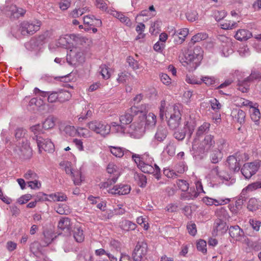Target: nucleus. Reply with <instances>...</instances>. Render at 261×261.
Listing matches in <instances>:
<instances>
[{"label":"nucleus","instance_id":"obj_1","mask_svg":"<svg viewBox=\"0 0 261 261\" xmlns=\"http://www.w3.org/2000/svg\"><path fill=\"white\" fill-rule=\"evenodd\" d=\"M164 116L169 118L168 120V125L172 129L177 128L180 123L181 118V115L179 110V108L177 106H169L166 107V102L162 100L161 102V106L160 107V117L163 120Z\"/></svg>","mask_w":261,"mask_h":261},{"label":"nucleus","instance_id":"obj_2","mask_svg":"<svg viewBox=\"0 0 261 261\" xmlns=\"http://www.w3.org/2000/svg\"><path fill=\"white\" fill-rule=\"evenodd\" d=\"M180 63L189 70L195 69L202 59L201 48L196 46L193 50H187L179 56Z\"/></svg>","mask_w":261,"mask_h":261},{"label":"nucleus","instance_id":"obj_3","mask_svg":"<svg viewBox=\"0 0 261 261\" xmlns=\"http://www.w3.org/2000/svg\"><path fill=\"white\" fill-rule=\"evenodd\" d=\"M226 141L223 138L216 140V147L211 150L210 160L213 164L219 163L223 158L222 151L226 146Z\"/></svg>","mask_w":261,"mask_h":261},{"label":"nucleus","instance_id":"obj_4","mask_svg":"<svg viewBox=\"0 0 261 261\" xmlns=\"http://www.w3.org/2000/svg\"><path fill=\"white\" fill-rule=\"evenodd\" d=\"M87 126L91 130L104 137L109 134L111 130V126L100 121H91L87 123Z\"/></svg>","mask_w":261,"mask_h":261},{"label":"nucleus","instance_id":"obj_5","mask_svg":"<svg viewBox=\"0 0 261 261\" xmlns=\"http://www.w3.org/2000/svg\"><path fill=\"white\" fill-rule=\"evenodd\" d=\"M248 159V155L245 153H236L235 155L228 156L227 162L230 169L236 172L239 171L241 164Z\"/></svg>","mask_w":261,"mask_h":261},{"label":"nucleus","instance_id":"obj_6","mask_svg":"<svg viewBox=\"0 0 261 261\" xmlns=\"http://www.w3.org/2000/svg\"><path fill=\"white\" fill-rule=\"evenodd\" d=\"M41 21L36 20L32 21H23L20 25V31L23 36L32 35L40 29Z\"/></svg>","mask_w":261,"mask_h":261},{"label":"nucleus","instance_id":"obj_7","mask_svg":"<svg viewBox=\"0 0 261 261\" xmlns=\"http://www.w3.org/2000/svg\"><path fill=\"white\" fill-rule=\"evenodd\" d=\"M215 146L216 147V141L214 136L208 134L205 136L197 148L199 152L203 153L215 148Z\"/></svg>","mask_w":261,"mask_h":261},{"label":"nucleus","instance_id":"obj_8","mask_svg":"<svg viewBox=\"0 0 261 261\" xmlns=\"http://www.w3.org/2000/svg\"><path fill=\"white\" fill-rule=\"evenodd\" d=\"M67 61L69 64L76 65L84 61L83 53L80 48L75 47L67 54Z\"/></svg>","mask_w":261,"mask_h":261},{"label":"nucleus","instance_id":"obj_9","mask_svg":"<svg viewBox=\"0 0 261 261\" xmlns=\"http://www.w3.org/2000/svg\"><path fill=\"white\" fill-rule=\"evenodd\" d=\"M229 233L230 237L237 241L242 242L249 246V239L244 236L243 230L238 225L231 226L229 228Z\"/></svg>","mask_w":261,"mask_h":261},{"label":"nucleus","instance_id":"obj_10","mask_svg":"<svg viewBox=\"0 0 261 261\" xmlns=\"http://www.w3.org/2000/svg\"><path fill=\"white\" fill-rule=\"evenodd\" d=\"M169 34L174 38V41L176 44L182 43L189 34V30L187 28H182L176 30L174 27L168 28Z\"/></svg>","mask_w":261,"mask_h":261},{"label":"nucleus","instance_id":"obj_11","mask_svg":"<svg viewBox=\"0 0 261 261\" xmlns=\"http://www.w3.org/2000/svg\"><path fill=\"white\" fill-rule=\"evenodd\" d=\"M18 148L17 153L19 156L23 159H29L32 155V150L30 147L29 143L26 139H23L21 142L17 145Z\"/></svg>","mask_w":261,"mask_h":261},{"label":"nucleus","instance_id":"obj_12","mask_svg":"<svg viewBox=\"0 0 261 261\" xmlns=\"http://www.w3.org/2000/svg\"><path fill=\"white\" fill-rule=\"evenodd\" d=\"M147 245L144 242H139L133 251L132 256L135 261H141L146 255Z\"/></svg>","mask_w":261,"mask_h":261},{"label":"nucleus","instance_id":"obj_13","mask_svg":"<svg viewBox=\"0 0 261 261\" xmlns=\"http://www.w3.org/2000/svg\"><path fill=\"white\" fill-rule=\"evenodd\" d=\"M36 143L40 153H41L42 150L48 152H53L54 151V145L49 139H44L41 137H37Z\"/></svg>","mask_w":261,"mask_h":261},{"label":"nucleus","instance_id":"obj_14","mask_svg":"<svg viewBox=\"0 0 261 261\" xmlns=\"http://www.w3.org/2000/svg\"><path fill=\"white\" fill-rule=\"evenodd\" d=\"M138 167L144 173L153 174L157 179H159L161 177L160 169L154 162L151 164H146L144 165H140Z\"/></svg>","mask_w":261,"mask_h":261},{"label":"nucleus","instance_id":"obj_15","mask_svg":"<svg viewBox=\"0 0 261 261\" xmlns=\"http://www.w3.org/2000/svg\"><path fill=\"white\" fill-rule=\"evenodd\" d=\"M195 126L191 123L186 122L185 124L184 129L180 132L176 131L174 133V138L179 140L181 141L184 140L186 137V134H187L189 137H191L193 132L194 130Z\"/></svg>","mask_w":261,"mask_h":261},{"label":"nucleus","instance_id":"obj_16","mask_svg":"<svg viewBox=\"0 0 261 261\" xmlns=\"http://www.w3.org/2000/svg\"><path fill=\"white\" fill-rule=\"evenodd\" d=\"M259 167V164L258 163H246L242 168L241 172L246 178L249 179L256 173Z\"/></svg>","mask_w":261,"mask_h":261},{"label":"nucleus","instance_id":"obj_17","mask_svg":"<svg viewBox=\"0 0 261 261\" xmlns=\"http://www.w3.org/2000/svg\"><path fill=\"white\" fill-rule=\"evenodd\" d=\"M132 159L137 166L144 164H151L154 162L153 159L147 153L143 154H133Z\"/></svg>","mask_w":261,"mask_h":261},{"label":"nucleus","instance_id":"obj_18","mask_svg":"<svg viewBox=\"0 0 261 261\" xmlns=\"http://www.w3.org/2000/svg\"><path fill=\"white\" fill-rule=\"evenodd\" d=\"M130 187L127 185H117L109 189V193L112 194L125 195L130 192Z\"/></svg>","mask_w":261,"mask_h":261},{"label":"nucleus","instance_id":"obj_19","mask_svg":"<svg viewBox=\"0 0 261 261\" xmlns=\"http://www.w3.org/2000/svg\"><path fill=\"white\" fill-rule=\"evenodd\" d=\"M210 126L211 124L210 123L205 122L198 127L196 133L195 138L193 144V148H195V146H196L197 140L204 134L207 133L209 132Z\"/></svg>","mask_w":261,"mask_h":261},{"label":"nucleus","instance_id":"obj_20","mask_svg":"<svg viewBox=\"0 0 261 261\" xmlns=\"http://www.w3.org/2000/svg\"><path fill=\"white\" fill-rule=\"evenodd\" d=\"M168 131L164 126H159L154 136V140L158 142H163L167 138Z\"/></svg>","mask_w":261,"mask_h":261},{"label":"nucleus","instance_id":"obj_21","mask_svg":"<svg viewBox=\"0 0 261 261\" xmlns=\"http://www.w3.org/2000/svg\"><path fill=\"white\" fill-rule=\"evenodd\" d=\"M110 14L113 16L119 19L121 22L124 23L126 26L128 27H132V22L130 19L123 13L115 10H112Z\"/></svg>","mask_w":261,"mask_h":261},{"label":"nucleus","instance_id":"obj_22","mask_svg":"<svg viewBox=\"0 0 261 261\" xmlns=\"http://www.w3.org/2000/svg\"><path fill=\"white\" fill-rule=\"evenodd\" d=\"M203 200V202L207 205H215V206L223 205L228 203L230 201V199L228 198H219L216 199L208 197H204Z\"/></svg>","mask_w":261,"mask_h":261},{"label":"nucleus","instance_id":"obj_23","mask_svg":"<svg viewBox=\"0 0 261 261\" xmlns=\"http://www.w3.org/2000/svg\"><path fill=\"white\" fill-rule=\"evenodd\" d=\"M58 227L63 231L70 232L71 229L70 219L68 217H62L58 222Z\"/></svg>","mask_w":261,"mask_h":261},{"label":"nucleus","instance_id":"obj_24","mask_svg":"<svg viewBox=\"0 0 261 261\" xmlns=\"http://www.w3.org/2000/svg\"><path fill=\"white\" fill-rule=\"evenodd\" d=\"M83 22L85 24L89 26L99 27L101 24V21L100 19H96L93 15H86L83 18Z\"/></svg>","mask_w":261,"mask_h":261},{"label":"nucleus","instance_id":"obj_25","mask_svg":"<svg viewBox=\"0 0 261 261\" xmlns=\"http://www.w3.org/2000/svg\"><path fill=\"white\" fill-rule=\"evenodd\" d=\"M198 197V192H196V190L192 188L190 189V191H183L180 194V199L182 200H194Z\"/></svg>","mask_w":261,"mask_h":261},{"label":"nucleus","instance_id":"obj_26","mask_svg":"<svg viewBox=\"0 0 261 261\" xmlns=\"http://www.w3.org/2000/svg\"><path fill=\"white\" fill-rule=\"evenodd\" d=\"M73 235L74 240L78 243L84 241L85 235L83 229L80 226H75L73 230Z\"/></svg>","mask_w":261,"mask_h":261},{"label":"nucleus","instance_id":"obj_27","mask_svg":"<svg viewBox=\"0 0 261 261\" xmlns=\"http://www.w3.org/2000/svg\"><path fill=\"white\" fill-rule=\"evenodd\" d=\"M252 36V33L246 30L241 29L238 30L234 36L236 39L240 41L247 40Z\"/></svg>","mask_w":261,"mask_h":261},{"label":"nucleus","instance_id":"obj_28","mask_svg":"<svg viewBox=\"0 0 261 261\" xmlns=\"http://www.w3.org/2000/svg\"><path fill=\"white\" fill-rule=\"evenodd\" d=\"M252 81L247 77L243 80H239L238 83V89L243 93H246L249 89L250 84Z\"/></svg>","mask_w":261,"mask_h":261},{"label":"nucleus","instance_id":"obj_29","mask_svg":"<svg viewBox=\"0 0 261 261\" xmlns=\"http://www.w3.org/2000/svg\"><path fill=\"white\" fill-rule=\"evenodd\" d=\"M57 118L53 115L48 116L42 123V127L44 129L53 128L55 124Z\"/></svg>","mask_w":261,"mask_h":261},{"label":"nucleus","instance_id":"obj_30","mask_svg":"<svg viewBox=\"0 0 261 261\" xmlns=\"http://www.w3.org/2000/svg\"><path fill=\"white\" fill-rule=\"evenodd\" d=\"M131 127L134 129V133L136 137L140 138L143 135L145 131V126L143 123L136 124L134 123L131 125Z\"/></svg>","mask_w":261,"mask_h":261},{"label":"nucleus","instance_id":"obj_31","mask_svg":"<svg viewBox=\"0 0 261 261\" xmlns=\"http://www.w3.org/2000/svg\"><path fill=\"white\" fill-rule=\"evenodd\" d=\"M234 119L241 124L244 123L246 116L245 113L242 110H237L232 112Z\"/></svg>","mask_w":261,"mask_h":261},{"label":"nucleus","instance_id":"obj_32","mask_svg":"<svg viewBox=\"0 0 261 261\" xmlns=\"http://www.w3.org/2000/svg\"><path fill=\"white\" fill-rule=\"evenodd\" d=\"M156 122V116L152 113H149L145 117V127L149 128L155 125Z\"/></svg>","mask_w":261,"mask_h":261},{"label":"nucleus","instance_id":"obj_33","mask_svg":"<svg viewBox=\"0 0 261 261\" xmlns=\"http://www.w3.org/2000/svg\"><path fill=\"white\" fill-rule=\"evenodd\" d=\"M70 38L76 45H83L89 41L88 39L80 35H70Z\"/></svg>","mask_w":261,"mask_h":261},{"label":"nucleus","instance_id":"obj_34","mask_svg":"<svg viewBox=\"0 0 261 261\" xmlns=\"http://www.w3.org/2000/svg\"><path fill=\"white\" fill-rule=\"evenodd\" d=\"M259 188H261V181H257L249 184L246 187V188L242 190L241 193V196L242 197V195H245V193L247 191H252Z\"/></svg>","mask_w":261,"mask_h":261},{"label":"nucleus","instance_id":"obj_35","mask_svg":"<svg viewBox=\"0 0 261 261\" xmlns=\"http://www.w3.org/2000/svg\"><path fill=\"white\" fill-rule=\"evenodd\" d=\"M121 228L125 231L133 230L136 227V224L132 222L124 220L121 222L120 225Z\"/></svg>","mask_w":261,"mask_h":261},{"label":"nucleus","instance_id":"obj_36","mask_svg":"<svg viewBox=\"0 0 261 261\" xmlns=\"http://www.w3.org/2000/svg\"><path fill=\"white\" fill-rule=\"evenodd\" d=\"M89 11V8L85 7L82 8H75L70 12L69 15L73 18H77Z\"/></svg>","mask_w":261,"mask_h":261},{"label":"nucleus","instance_id":"obj_37","mask_svg":"<svg viewBox=\"0 0 261 261\" xmlns=\"http://www.w3.org/2000/svg\"><path fill=\"white\" fill-rule=\"evenodd\" d=\"M211 174L217 176L220 180L228 181L229 177L228 175H225V173L222 171H219L218 167H216L211 170Z\"/></svg>","mask_w":261,"mask_h":261},{"label":"nucleus","instance_id":"obj_38","mask_svg":"<svg viewBox=\"0 0 261 261\" xmlns=\"http://www.w3.org/2000/svg\"><path fill=\"white\" fill-rule=\"evenodd\" d=\"M175 150L176 147L173 141H170L164 148V151L171 156L175 154Z\"/></svg>","mask_w":261,"mask_h":261},{"label":"nucleus","instance_id":"obj_39","mask_svg":"<svg viewBox=\"0 0 261 261\" xmlns=\"http://www.w3.org/2000/svg\"><path fill=\"white\" fill-rule=\"evenodd\" d=\"M65 166V171L67 174H70L71 176H75V175L79 176L80 174V171L73 170L71 167V163L69 162H65L63 163Z\"/></svg>","mask_w":261,"mask_h":261},{"label":"nucleus","instance_id":"obj_40","mask_svg":"<svg viewBox=\"0 0 261 261\" xmlns=\"http://www.w3.org/2000/svg\"><path fill=\"white\" fill-rule=\"evenodd\" d=\"M145 28V24L142 22H139L137 25L136 27V31L138 33V35L136 37V40L143 39L145 37V35L143 33Z\"/></svg>","mask_w":261,"mask_h":261},{"label":"nucleus","instance_id":"obj_41","mask_svg":"<svg viewBox=\"0 0 261 261\" xmlns=\"http://www.w3.org/2000/svg\"><path fill=\"white\" fill-rule=\"evenodd\" d=\"M132 112H134L136 114L140 112L141 113H145L149 110V106L147 104H142L139 107L135 106L132 107L130 108Z\"/></svg>","mask_w":261,"mask_h":261},{"label":"nucleus","instance_id":"obj_42","mask_svg":"<svg viewBox=\"0 0 261 261\" xmlns=\"http://www.w3.org/2000/svg\"><path fill=\"white\" fill-rule=\"evenodd\" d=\"M48 197L54 201H64L67 198L66 195L61 193L51 194L49 195Z\"/></svg>","mask_w":261,"mask_h":261},{"label":"nucleus","instance_id":"obj_43","mask_svg":"<svg viewBox=\"0 0 261 261\" xmlns=\"http://www.w3.org/2000/svg\"><path fill=\"white\" fill-rule=\"evenodd\" d=\"M43 128L42 127V125H41L39 124L35 125L31 127L30 129L34 133L35 135V137L33 138V139H37V137H39L38 135L43 134L44 130Z\"/></svg>","mask_w":261,"mask_h":261},{"label":"nucleus","instance_id":"obj_44","mask_svg":"<svg viewBox=\"0 0 261 261\" xmlns=\"http://www.w3.org/2000/svg\"><path fill=\"white\" fill-rule=\"evenodd\" d=\"M58 101L63 102L68 100L71 97L70 93L67 91H62L58 92Z\"/></svg>","mask_w":261,"mask_h":261},{"label":"nucleus","instance_id":"obj_45","mask_svg":"<svg viewBox=\"0 0 261 261\" xmlns=\"http://www.w3.org/2000/svg\"><path fill=\"white\" fill-rule=\"evenodd\" d=\"M110 151L112 154L117 158H122L125 153L124 148L120 147L111 146Z\"/></svg>","mask_w":261,"mask_h":261},{"label":"nucleus","instance_id":"obj_46","mask_svg":"<svg viewBox=\"0 0 261 261\" xmlns=\"http://www.w3.org/2000/svg\"><path fill=\"white\" fill-rule=\"evenodd\" d=\"M221 28L224 30L232 29L237 26V22L231 20H225L221 23Z\"/></svg>","mask_w":261,"mask_h":261},{"label":"nucleus","instance_id":"obj_47","mask_svg":"<svg viewBox=\"0 0 261 261\" xmlns=\"http://www.w3.org/2000/svg\"><path fill=\"white\" fill-rule=\"evenodd\" d=\"M56 212L60 215H68L70 211L67 205L59 204L56 207Z\"/></svg>","mask_w":261,"mask_h":261},{"label":"nucleus","instance_id":"obj_48","mask_svg":"<svg viewBox=\"0 0 261 261\" xmlns=\"http://www.w3.org/2000/svg\"><path fill=\"white\" fill-rule=\"evenodd\" d=\"M109 68L106 65H101L99 67V72L102 75L103 79H108L110 78L111 74L109 72Z\"/></svg>","mask_w":261,"mask_h":261},{"label":"nucleus","instance_id":"obj_49","mask_svg":"<svg viewBox=\"0 0 261 261\" xmlns=\"http://www.w3.org/2000/svg\"><path fill=\"white\" fill-rule=\"evenodd\" d=\"M133 120L132 115L126 113L120 117V122L122 125L129 124Z\"/></svg>","mask_w":261,"mask_h":261},{"label":"nucleus","instance_id":"obj_50","mask_svg":"<svg viewBox=\"0 0 261 261\" xmlns=\"http://www.w3.org/2000/svg\"><path fill=\"white\" fill-rule=\"evenodd\" d=\"M208 37V35L206 33H200L192 37L191 41L193 43L199 42L202 40H205Z\"/></svg>","mask_w":261,"mask_h":261},{"label":"nucleus","instance_id":"obj_51","mask_svg":"<svg viewBox=\"0 0 261 261\" xmlns=\"http://www.w3.org/2000/svg\"><path fill=\"white\" fill-rule=\"evenodd\" d=\"M178 187L183 192L187 191L189 188V184L184 179H178L176 181Z\"/></svg>","mask_w":261,"mask_h":261},{"label":"nucleus","instance_id":"obj_52","mask_svg":"<svg viewBox=\"0 0 261 261\" xmlns=\"http://www.w3.org/2000/svg\"><path fill=\"white\" fill-rule=\"evenodd\" d=\"M251 114V118L254 122H257L259 120L260 116V113L258 109L255 107H252Z\"/></svg>","mask_w":261,"mask_h":261},{"label":"nucleus","instance_id":"obj_53","mask_svg":"<svg viewBox=\"0 0 261 261\" xmlns=\"http://www.w3.org/2000/svg\"><path fill=\"white\" fill-rule=\"evenodd\" d=\"M214 228L217 231H222L223 230H225V223L220 219H217L215 222Z\"/></svg>","mask_w":261,"mask_h":261},{"label":"nucleus","instance_id":"obj_54","mask_svg":"<svg viewBox=\"0 0 261 261\" xmlns=\"http://www.w3.org/2000/svg\"><path fill=\"white\" fill-rule=\"evenodd\" d=\"M76 133L79 136L84 138H88L90 136L89 130L84 127H78L76 129Z\"/></svg>","mask_w":261,"mask_h":261},{"label":"nucleus","instance_id":"obj_55","mask_svg":"<svg viewBox=\"0 0 261 261\" xmlns=\"http://www.w3.org/2000/svg\"><path fill=\"white\" fill-rule=\"evenodd\" d=\"M187 228L190 234L194 236L197 233V228L196 224L190 221L187 225Z\"/></svg>","mask_w":261,"mask_h":261},{"label":"nucleus","instance_id":"obj_56","mask_svg":"<svg viewBox=\"0 0 261 261\" xmlns=\"http://www.w3.org/2000/svg\"><path fill=\"white\" fill-rule=\"evenodd\" d=\"M213 14L215 20L217 21H219L226 16V13L224 10H215Z\"/></svg>","mask_w":261,"mask_h":261},{"label":"nucleus","instance_id":"obj_57","mask_svg":"<svg viewBox=\"0 0 261 261\" xmlns=\"http://www.w3.org/2000/svg\"><path fill=\"white\" fill-rule=\"evenodd\" d=\"M37 179L28 181V186L32 189H39L41 188V184Z\"/></svg>","mask_w":261,"mask_h":261},{"label":"nucleus","instance_id":"obj_58","mask_svg":"<svg viewBox=\"0 0 261 261\" xmlns=\"http://www.w3.org/2000/svg\"><path fill=\"white\" fill-rule=\"evenodd\" d=\"M17 11H18V7H17L15 5H11L9 7L8 15L11 17L18 18V14H17Z\"/></svg>","mask_w":261,"mask_h":261},{"label":"nucleus","instance_id":"obj_59","mask_svg":"<svg viewBox=\"0 0 261 261\" xmlns=\"http://www.w3.org/2000/svg\"><path fill=\"white\" fill-rule=\"evenodd\" d=\"M47 101L50 103H54L58 101V96L57 92L49 91L48 93Z\"/></svg>","mask_w":261,"mask_h":261},{"label":"nucleus","instance_id":"obj_60","mask_svg":"<svg viewBox=\"0 0 261 261\" xmlns=\"http://www.w3.org/2000/svg\"><path fill=\"white\" fill-rule=\"evenodd\" d=\"M64 131L66 134L70 136H73L76 134V129L73 126H66Z\"/></svg>","mask_w":261,"mask_h":261},{"label":"nucleus","instance_id":"obj_61","mask_svg":"<svg viewBox=\"0 0 261 261\" xmlns=\"http://www.w3.org/2000/svg\"><path fill=\"white\" fill-rule=\"evenodd\" d=\"M25 134H26L25 129H24L22 128H17L15 130V138L17 140L21 139V141L22 140V139H24L23 137Z\"/></svg>","mask_w":261,"mask_h":261},{"label":"nucleus","instance_id":"obj_62","mask_svg":"<svg viewBox=\"0 0 261 261\" xmlns=\"http://www.w3.org/2000/svg\"><path fill=\"white\" fill-rule=\"evenodd\" d=\"M127 62L128 63L129 66L131 67L134 70H136L139 68L138 62L133 58L131 57H127Z\"/></svg>","mask_w":261,"mask_h":261},{"label":"nucleus","instance_id":"obj_63","mask_svg":"<svg viewBox=\"0 0 261 261\" xmlns=\"http://www.w3.org/2000/svg\"><path fill=\"white\" fill-rule=\"evenodd\" d=\"M187 19L191 22H193L198 19V13L195 11L189 12L186 14Z\"/></svg>","mask_w":261,"mask_h":261},{"label":"nucleus","instance_id":"obj_64","mask_svg":"<svg viewBox=\"0 0 261 261\" xmlns=\"http://www.w3.org/2000/svg\"><path fill=\"white\" fill-rule=\"evenodd\" d=\"M71 5V1L70 0H62L59 3L60 8L63 10H66Z\"/></svg>","mask_w":261,"mask_h":261}]
</instances>
